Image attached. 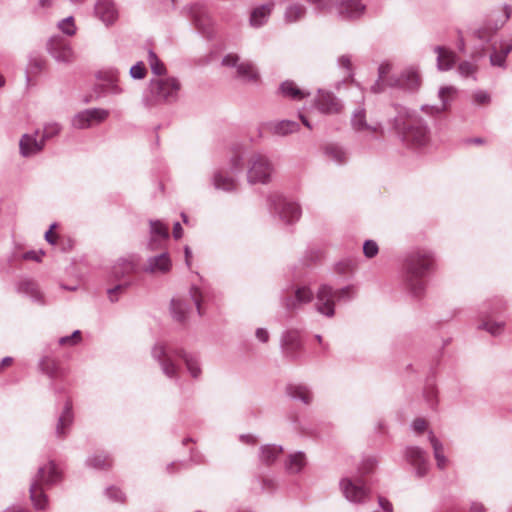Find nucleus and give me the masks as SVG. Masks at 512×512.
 Returning a JSON list of instances; mask_svg holds the SVG:
<instances>
[{
	"label": "nucleus",
	"instance_id": "nucleus-1",
	"mask_svg": "<svg viewBox=\"0 0 512 512\" xmlns=\"http://www.w3.org/2000/svg\"><path fill=\"white\" fill-rule=\"evenodd\" d=\"M153 358L159 362L161 370L170 379H178V359H182L190 375L197 379L201 375V368L197 356L182 349H174L166 344H156L152 349Z\"/></svg>",
	"mask_w": 512,
	"mask_h": 512
},
{
	"label": "nucleus",
	"instance_id": "nucleus-2",
	"mask_svg": "<svg viewBox=\"0 0 512 512\" xmlns=\"http://www.w3.org/2000/svg\"><path fill=\"white\" fill-rule=\"evenodd\" d=\"M62 474L53 461L39 467L37 474L30 484V498L37 510H45L48 506V497L45 489L61 481Z\"/></svg>",
	"mask_w": 512,
	"mask_h": 512
},
{
	"label": "nucleus",
	"instance_id": "nucleus-3",
	"mask_svg": "<svg viewBox=\"0 0 512 512\" xmlns=\"http://www.w3.org/2000/svg\"><path fill=\"white\" fill-rule=\"evenodd\" d=\"M434 259L431 254L425 251L411 253L405 261V282L408 289L419 296L425 289L423 280L426 272L433 268Z\"/></svg>",
	"mask_w": 512,
	"mask_h": 512
},
{
	"label": "nucleus",
	"instance_id": "nucleus-4",
	"mask_svg": "<svg viewBox=\"0 0 512 512\" xmlns=\"http://www.w3.org/2000/svg\"><path fill=\"white\" fill-rule=\"evenodd\" d=\"M403 142L410 148L420 149L430 142L427 128L420 120H409L403 126Z\"/></svg>",
	"mask_w": 512,
	"mask_h": 512
},
{
	"label": "nucleus",
	"instance_id": "nucleus-5",
	"mask_svg": "<svg viewBox=\"0 0 512 512\" xmlns=\"http://www.w3.org/2000/svg\"><path fill=\"white\" fill-rule=\"evenodd\" d=\"M352 294V287L333 291L331 287L323 285L317 294V309L324 316L331 317L334 313V299L349 298Z\"/></svg>",
	"mask_w": 512,
	"mask_h": 512
},
{
	"label": "nucleus",
	"instance_id": "nucleus-6",
	"mask_svg": "<svg viewBox=\"0 0 512 512\" xmlns=\"http://www.w3.org/2000/svg\"><path fill=\"white\" fill-rule=\"evenodd\" d=\"M273 172V165L263 155H254L249 160L248 180L250 183H268Z\"/></svg>",
	"mask_w": 512,
	"mask_h": 512
},
{
	"label": "nucleus",
	"instance_id": "nucleus-7",
	"mask_svg": "<svg viewBox=\"0 0 512 512\" xmlns=\"http://www.w3.org/2000/svg\"><path fill=\"white\" fill-rule=\"evenodd\" d=\"M407 462L414 467L417 477H424L429 470L428 454L418 446H407L404 451Z\"/></svg>",
	"mask_w": 512,
	"mask_h": 512
},
{
	"label": "nucleus",
	"instance_id": "nucleus-8",
	"mask_svg": "<svg viewBox=\"0 0 512 512\" xmlns=\"http://www.w3.org/2000/svg\"><path fill=\"white\" fill-rule=\"evenodd\" d=\"M339 485L344 497L351 503H364L369 497L368 490L361 481L354 482L350 478H343Z\"/></svg>",
	"mask_w": 512,
	"mask_h": 512
},
{
	"label": "nucleus",
	"instance_id": "nucleus-9",
	"mask_svg": "<svg viewBox=\"0 0 512 512\" xmlns=\"http://www.w3.org/2000/svg\"><path fill=\"white\" fill-rule=\"evenodd\" d=\"M315 108L327 115L339 114L343 110L341 101L331 92L320 90L314 99Z\"/></svg>",
	"mask_w": 512,
	"mask_h": 512
},
{
	"label": "nucleus",
	"instance_id": "nucleus-10",
	"mask_svg": "<svg viewBox=\"0 0 512 512\" xmlns=\"http://www.w3.org/2000/svg\"><path fill=\"white\" fill-rule=\"evenodd\" d=\"M52 56L61 62L70 63L75 60V53L70 44L61 37H52L48 43Z\"/></svg>",
	"mask_w": 512,
	"mask_h": 512
},
{
	"label": "nucleus",
	"instance_id": "nucleus-11",
	"mask_svg": "<svg viewBox=\"0 0 512 512\" xmlns=\"http://www.w3.org/2000/svg\"><path fill=\"white\" fill-rule=\"evenodd\" d=\"M109 116V112L104 109H90L79 113L73 120L76 128L85 129L92 125L105 121Z\"/></svg>",
	"mask_w": 512,
	"mask_h": 512
},
{
	"label": "nucleus",
	"instance_id": "nucleus-12",
	"mask_svg": "<svg viewBox=\"0 0 512 512\" xmlns=\"http://www.w3.org/2000/svg\"><path fill=\"white\" fill-rule=\"evenodd\" d=\"M38 367L53 382L58 379H64L68 373L67 369L61 366L59 360L49 355L40 358Z\"/></svg>",
	"mask_w": 512,
	"mask_h": 512
},
{
	"label": "nucleus",
	"instance_id": "nucleus-13",
	"mask_svg": "<svg viewBox=\"0 0 512 512\" xmlns=\"http://www.w3.org/2000/svg\"><path fill=\"white\" fill-rule=\"evenodd\" d=\"M73 421L74 415L72 411V402L68 399L66 400L64 408L57 420L55 435L58 439H64L67 436Z\"/></svg>",
	"mask_w": 512,
	"mask_h": 512
},
{
	"label": "nucleus",
	"instance_id": "nucleus-14",
	"mask_svg": "<svg viewBox=\"0 0 512 512\" xmlns=\"http://www.w3.org/2000/svg\"><path fill=\"white\" fill-rule=\"evenodd\" d=\"M302 341L298 331L288 330L281 339V348L288 357L295 358L297 351L301 348Z\"/></svg>",
	"mask_w": 512,
	"mask_h": 512
},
{
	"label": "nucleus",
	"instance_id": "nucleus-15",
	"mask_svg": "<svg viewBox=\"0 0 512 512\" xmlns=\"http://www.w3.org/2000/svg\"><path fill=\"white\" fill-rule=\"evenodd\" d=\"M156 94L163 100H169L176 97L180 83L174 78L161 79L153 83Z\"/></svg>",
	"mask_w": 512,
	"mask_h": 512
},
{
	"label": "nucleus",
	"instance_id": "nucleus-16",
	"mask_svg": "<svg viewBox=\"0 0 512 512\" xmlns=\"http://www.w3.org/2000/svg\"><path fill=\"white\" fill-rule=\"evenodd\" d=\"M279 91L282 97L293 101H301L310 96L309 91L300 88L297 83L292 80L282 82Z\"/></svg>",
	"mask_w": 512,
	"mask_h": 512
},
{
	"label": "nucleus",
	"instance_id": "nucleus-17",
	"mask_svg": "<svg viewBox=\"0 0 512 512\" xmlns=\"http://www.w3.org/2000/svg\"><path fill=\"white\" fill-rule=\"evenodd\" d=\"M312 297L313 293L308 287H297L292 293L287 295L285 299V307L287 309L293 310L297 308L299 304L310 302Z\"/></svg>",
	"mask_w": 512,
	"mask_h": 512
},
{
	"label": "nucleus",
	"instance_id": "nucleus-18",
	"mask_svg": "<svg viewBox=\"0 0 512 512\" xmlns=\"http://www.w3.org/2000/svg\"><path fill=\"white\" fill-rule=\"evenodd\" d=\"M95 10L98 17L107 24H111L117 19L118 13L111 0H99Z\"/></svg>",
	"mask_w": 512,
	"mask_h": 512
},
{
	"label": "nucleus",
	"instance_id": "nucleus-19",
	"mask_svg": "<svg viewBox=\"0 0 512 512\" xmlns=\"http://www.w3.org/2000/svg\"><path fill=\"white\" fill-rule=\"evenodd\" d=\"M338 10L341 15L354 18L363 14L365 5L362 0H341Z\"/></svg>",
	"mask_w": 512,
	"mask_h": 512
},
{
	"label": "nucleus",
	"instance_id": "nucleus-20",
	"mask_svg": "<svg viewBox=\"0 0 512 512\" xmlns=\"http://www.w3.org/2000/svg\"><path fill=\"white\" fill-rule=\"evenodd\" d=\"M20 151L23 156H30L40 152L44 146L43 138L38 141L36 137L25 134L20 140Z\"/></svg>",
	"mask_w": 512,
	"mask_h": 512
},
{
	"label": "nucleus",
	"instance_id": "nucleus-21",
	"mask_svg": "<svg viewBox=\"0 0 512 512\" xmlns=\"http://www.w3.org/2000/svg\"><path fill=\"white\" fill-rule=\"evenodd\" d=\"M287 394L294 400H299L308 405L313 400V394L310 389L302 384H289L286 388Z\"/></svg>",
	"mask_w": 512,
	"mask_h": 512
},
{
	"label": "nucleus",
	"instance_id": "nucleus-22",
	"mask_svg": "<svg viewBox=\"0 0 512 512\" xmlns=\"http://www.w3.org/2000/svg\"><path fill=\"white\" fill-rule=\"evenodd\" d=\"M428 439L432 446L438 469L444 470L448 465V459L444 454V446L442 442L434 435L432 431L429 432Z\"/></svg>",
	"mask_w": 512,
	"mask_h": 512
},
{
	"label": "nucleus",
	"instance_id": "nucleus-23",
	"mask_svg": "<svg viewBox=\"0 0 512 512\" xmlns=\"http://www.w3.org/2000/svg\"><path fill=\"white\" fill-rule=\"evenodd\" d=\"M435 51L438 54L437 64L439 70L446 71L451 69L456 61L455 53L441 46L437 47Z\"/></svg>",
	"mask_w": 512,
	"mask_h": 512
},
{
	"label": "nucleus",
	"instance_id": "nucleus-24",
	"mask_svg": "<svg viewBox=\"0 0 512 512\" xmlns=\"http://www.w3.org/2000/svg\"><path fill=\"white\" fill-rule=\"evenodd\" d=\"M214 186L223 191H233L237 184L234 177L227 171L221 170L214 175Z\"/></svg>",
	"mask_w": 512,
	"mask_h": 512
},
{
	"label": "nucleus",
	"instance_id": "nucleus-25",
	"mask_svg": "<svg viewBox=\"0 0 512 512\" xmlns=\"http://www.w3.org/2000/svg\"><path fill=\"white\" fill-rule=\"evenodd\" d=\"M168 228L160 221L151 222V245L154 249L159 247V243L168 238Z\"/></svg>",
	"mask_w": 512,
	"mask_h": 512
},
{
	"label": "nucleus",
	"instance_id": "nucleus-26",
	"mask_svg": "<svg viewBox=\"0 0 512 512\" xmlns=\"http://www.w3.org/2000/svg\"><path fill=\"white\" fill-rule=\"evenodd\" d=\"M172 266L171 260L167 254H161L151 258L148 262L147 270L151 272L167 273Z\"/></svg>",
	"mask_w": 512,
	"mask_h": 512
},
{
	"label": "nucleus",
	"instance_id": "nucleus-27",
	"mask_svg": "<svg viewBox=\"0 0 512 512\" xmlns=\"http://www.w3.org/2000/svg\"><path fill=\"white\" fill-rule=\"evenodd\" d=\"M476 329L483 334L492 337H498L503 334L505 330V322H476Z\"/></svg>",
	"mask_w": 512,
	"mask_h": 512
},
{
	"label": "nucleus",
	"instance_id": "nucleus-28",
	"mask_svg": "<svg viewBox=\"0 0 512 512\" xmlns=\"http://www.w3.org/2000/svg\"><path fill=\"white\" fill-rule=\"evenodd\" d=\"M280 216L287 223L297 221L301 216V210L299 205L292 202L283 201Z\"/></svg>",
	"mask_w": 512,
	"mask_h": 512
},
{
	"label": "nucleus",
	"instance_id": "nucleus-29",
	"mask_svg": "<svg viewBox=\"0 0 512 512\" xmlns=\"http://www.w3.org/2000/svg\"><path fill=\"white\" fill-rule=\"evenodd\" d=\"M282 453V447L274 444L263 445L260 448V461L266 465L272 464Z\"/></svg>",
	"mask_w": 512,
	"mask_h": 512
},
{
	"label": "nucleus",
	"instance_id": "nucleus-30",
	"mask_svg": "<svg viewBox=\"0 0 512 512\" xmlns=\"http://www.w3.org/2000/svg\"><path fill=\"white\" fill-rule=\"evenodd\" d=\"M270 130L274 135L286 136L288 134L297 132L299 130V125L296 122L284 120L272 124L270 126Z\"/></svg>",
	"mask_w": 512,
	"mask_h": 512
},
{
	"label": "nucleus",
	"instance_id": "nucleus-31",
	"mask_svg": "<svg viewBox=\"0 0 512 512\" xmlns=\"http://www.w3.org/2000/svg\"><path fill=\"white\" fill-rule=\"evenodd\" d=\"M86 464L97 470H105L111 467L112 459L105 453H96L87 458Z\"/></svg>",
	"mask_w": 512,
	"mask_h": 512
},
{
	"label": "nucleus",
	"instance_id": "nucleus-32",
	"mask_svg": "<svg viewBox=\"0 0 512 512\" xmlns=\"http://www.w3.org/2000/svg\"><path fill=\"white\" fill-rule=\"evenodd\" d=\"M272 8L273 4L262 5L255 8L250 17L251 25L254 27L261 26L265 22V19L270 15Z\"/></svg>",
	"mask_w": 512,
	"mask_h": 512
},
{
	"label": "nucleus",
	"instance_id": "nucleus-33",
	"mask_svg": "<svg viewBox=\"0 0 512 512\" xmlns=\"http://www.w3.org/2000/svg\"><path fill=\"white\" fill-rule=\"evenodd\" d=\"M306 465V457L302 452L291 454L286 462V470L290 474L299 473Z\"/></svg>",
	"mask_w": 512,
	"mask_h": 512
},
{
	"label": "nucleus",
	"instance_id": "nucleus-34",
	"mask_svg": "<svg viewBox=\"0 0 512 512\" xmlns=\"http://www.w3.org/2000/svg\"><path fill=\"white\" fill-rule=\"evenodd\" d=\"M237 77L247 82H256L259 75L251 63L243 62L237 66Z\"/></svg>",
	"mask_w": 512,
	"mask_h": 512
},
{
	"label": "nucleus",
	"instance_id": "nucleus-35",
	"mask_svg": "<svg viewBox=\"0 0 512 512\" xmlns=\"http://www.w3.org/2000/svg\"><path fill=\"white\" fill-rule=\"evenodd\" d=\"M391 86H403L407 89H416L420 85V77L415 71H408L402 79L389 83Z\"/></svg>",
	"mask_w": 512,
	"mask_h": 512
},
{
	"label": "nucleus",
	"instance_id": "nucleus-36",
	"mask_svg": "<svg viewBox=\"0 0 512 512\" xmlns=\"http://www.w3.org/2000/svg\"><path fill=\"white\" fill-rule=\"evenodd\" d=\"M305 7L300 4L291 5L288 7L285 18L287 22L292 23L300 20L305 15Z\"/></svg>",
	"mask_w": 512,
	"mask_h": 512
},
{
	"label": "nucleus",
	"instance_id": "nucleus-37",
	"mask_svg": "<svg viewBox=\"0 0 512 512\" xmlns=\"http://www.w3.org/2000/svg\"><path fill=\"white\" fill-rule=\"evenodd\" d=\"M512 50V44H503L501 45L500 51H495L491 54V63L493 65L501 66L508 55V53Z\"/></svg>",
	"mask_w": 512,
	"mask_h": 512
},
{
	"label": "nucleus",
	"instance_id": "nucleus-38",
	"mask_svg": "<svg viewBox=\"0 0 512 512\" xmlns=\"http://www.w3.org/2000/svg\"><path fill=\"white\" fill-rule=\"evenodd\" d=\"M21 289L31 295L32 297L41 300L43 295L38 287V285L33 281H25L21 284Z\"/></svg>",
	"mask_w": 512,
	"mask_h": 512
},
{
	"label": "nucleus",
	"instance_id": "nucleus-39",
	"mask_svg": "<svg viewBox=\"0 0 512 512\" xmlns=\"http://www.w3.org/2000/svg\"><path fill=\"white\" fill-rule=\"evenodd\" d=\"M472 101L477 106H488L491 102V96L485 91H476L472 94Z\"/></svg>",
	"mask_w": 512,
	"mask_h": 512
},
{
	"label": "nucleus",
	"instance_id": "nucleus-40",
	"mask_svg": "<svg viewBox=\"0 0 512 512\" xmlns=\"http://www.w3.org/2000/svg\"><path fill=\"white\" fill-rule=\"evenodd\" d=\"M149 63L153 73L156 75H163L166 71L164 64L157 58V56L153 53H149Z\"/></svg>",
	"mask_w": 512,
	"mask_h": 512
},
{
	"label": "nucleus",
	"instance_id": "nucleus-41",
	"mask_svg": "<svg viewBox=\"0 0 512 512\" xmlns=\"http://www.w3.org/2000/svg\"><path fill=\"white\" fill-rule=\"evenodd\" d=\"M81 340V332L79 330H75L71 335L69 336H63L59 338L58 343L60 345H69L74 346L78 344Z\"/></svg>",
	"mask_w": 512,
	"mask_h": 512
},
{
	"label": "nucleus",
	"instance_id": "nucleus-42",
	"mask_svg": "<svg viewBox=\"0 0 512 512\" xmlns=\"http://www.w3.org/2000/svg\"><path fill=\"white\" fill-rule=\"evenodd\" d=\"M59 28L63 33H65L69 36L74 35L76 32V26H75L74 19L72 17H68V18L62 20L59 23Z\"/></svg>",
	"mask_w": 512,
	"mask_h": 512
},
{
	"label": "nucleus",
	"instance_id": "nucleus-43",
	"mask_svg": "<svg viewBox=\"0 0 512 512\" xmlns=\"http://www.w3.org/2000/svg\"><path fill=\"white\" fill-rule=\"evenodd\" d=\"M379 252L378 244L373 240H367L363 245V253L367 258L375 257Z\"/></svg>",
	"mask_w": 512,
	"mask_h": 512
},
{
	"label": "nucleus",
	"instance_id": "nucleus-44",
	"mask_svg": "<svg viewBox=\"0 0 512 512\" xmlns=\"http://www.w3.org/2000/svg\"><path fill=\"white\" fill-rule=\"evenodd\" d=\"M106 496L111 500L115 502H124L125 501V495L124 493L117 487L111 486L106 489L105 491Z\"/></svg>",
	"mask_w": 512,
	"mask_h": 512
},
{
	"label": "nucleus",
	"instance_id": "nucleus-45",
	"mask_svg": "<svg viewBox=\"0 0 512 512\" xmlns=\"http://www.w3.org/2000/svg\"><path fill=\"white\" fill-rule=\"evenodd\" d=\"M456 94V89L452 86H446L441 88L439 92V97L443 102V108H445L446 103L454 97Z\"/></svg>",
	"mask_w": 512,
	"mask_h": 512
},
{
	"label": "nucleus",
	"instance_id": "nucleus-46",
	"mask_svg": "<svg viewBox=\"0 0 512 512\" xmlns=\"http://www.w3.org/2000/svg\"><path fill=\"white\" fill-rule=\"evenodd\" d=\"M146 68L142 62H138L130 69V74L135 79H142L146 76Z\"/></svg>",
	"mask_w": 512,
	"mask_h": 512
},
{
	"label": "nucleus",
	"instance_id": "nucleus-47",
	"mask_svg": "<svg viewBox=\"0 0 512 512\" xmlns=\"http://www.w3.org/2000/svg\"><path fill=\"white\" fill-rule=\"evenodd\" d=\"M391 69L392 66L389 63H384L379 67V82L390 85L389 83L391 81H388L386 77L390 73Z\"/></svg>",
	"mask_w": 512,
	"mask_h": 512
},
{
	"label": "nucleus",
	"instance_id": "nucleus-48",
	"mask_svg": "<svg viewBox=\"0 0 512 512\" xmlns=\"http://www.w3.org/2000/svg\"><path fill=\"white\" fill-rule=\"evenodd\" d=\"M476 69V66L469 62H463L458 67L460 74L466 77L475 73Z\"/></svg>",
	"mask_w": 512,
	"mask_h": 512
},
{
	"label": "nucleus",
	"instance_id": "nucleus-49",
	"mask_svg": "<svg viewBox=\"0 0 512 512\" xmlns=\"http://www.w3.org/2000/svg\"><path fill=\"white\" fill-rule=\"evenodd\" d=\"M60 128L58 124H48L43 131L42 138L45 141L46 139H49L53 137L54 135L58 134Z\"/></svg>",
	"mask_w": 512,
	"mask_h": 512
},
{
	"label": "nucleus",
	"instance_id": "nucleus-50",
	"mask_svg": "<svg viewBox=\"0 0 512 512\" xmlns=\"http://www.w3.org/2000/svg\"><path fill=\"white\" fill-rule=\"evenodd\" d=\"M57 224L50 226L49 230L45 233V239L48 243L55 245L57 244L58 234L56 233Z\"/></svg>",
	"mask_w": 512,
	"mask_h": 512
},
{
	"label": "nucleus",
	"instance_id": "nucleus-51",
	"mask_svg": "<svg viewBox=\"0 0 512 512\" xmlns=\"http://www.w3.org/2000/svg\"><path fill=\"white\" fill-rule=\"evenodd\" d=\"M126 288L125 284H119L115 286L114 288H111L108 290V297L109 299L114 302L118 299V295L123 293Z\"/></svg>",
	"mask_w": 512,
	"mask_h": 512
},
{
	"label": "nucleus",
	"instance_id": "nucleus-52",
	"mask_svg": "<svg viewBox=\"0 0 512 512\" xmlns=\"http://www.w3.org/2000/svg\"><path fill=\"white\" fill-rule=\"evenodd\" d=\"M276 486V482L272 478H263L261 480V489L263 492H273Z\"/></svg>",
	"mask_w": 512,
	"mask_h": 512
},
{
	"label": "nucleus",
	"instance_id": "nucleus-53",
	"mask_svg": "<svg viewBox=\"0 0 512 512\" xmlns=\"http://www.w3.org/2000/svg\"><path fill=\"white\" fill-rule=\"evenodd\" d=\"M426 421L423 419V418H416L413 422H412V429L417 432V433H421L423 432L425 429H426Z\"/></svg>",
	"mask_w": 512,
	"mask_h": 512
},
{
	"label": "nucleus",
	"instance_id": "nucleus-54",
	"mask_svg": "<svg viewBox=\"0 0 512 512\" xmlns=\"http://www.w3.org/2000/svg\"><path fill=\"white\" fill-rule=\"evenodd\" d=\"M191 293H192V297H193V299H194V301H195V303L197 305V309L199 311V315L202 316V313H201L202 293L196 287L192 288Z\"/></svg>",
	"mask_w": 512,
	"mask_h": 512
},
{
	"label": "nucleus",
	"instance_id": "nucleus-55",
	"mask_svg": "<svg viewBox=\"0 0 512 512\" xmlns=\"http://www.w3.org/2000/svg\"><path fill=\"white\" fill-rule=\"evenodd\" d=\"M255 336L262 343H266L269 340V332L265 328H257Z\"/></svg>",
	"mask_w": 512,
	"mask_h": 512
},
{
	"label": "nucleus",
	"instance_id": "nucleus-56",
	"mask_svg": "<svg viewBox=\"0 0 512 512\" xmlns=\"http://www.w3.org/2000/svg\"><path fill=\"white\" fill-rule=\"evenodd\" d=\"M353 125L358 130L366 128L363 113H358L355 115L354 120H353Z\"/></svg>",
	"mask_w": 512,
	"mask_h": 512
},
{
	"label": "nucleus",
	"instance_id": "nucleus-57",
	"mask_svg": "<svg viewBox=\"0 0 512 512\" xmlns=\"http://www.w3.org/2000/svg\"><path fill=\"white\" fill-rule=\"evenodd\" d=\"M377 464V461L373 457L367 458L363 463V473H369Z\"/></svg>",
	"mask_w": 512,
	"mask_h": 512
},
{
	"label": "nucleus",
	"instance_id": "nucleus-58",
	"mask_svg": "<svg viewBox=\"0 0 512 512\" xmlns=\"http://www.w3.org/2000/svg\"><path fill=\"white\" fill-rule=\"evenodd\" d=\"M239 57L236 54H229L224 57L222 63L224 66H238Z\"/></svg>",
	"mask_w": 512,
	"mask_h": 512
},
{
	"label": "nucleus",
	"instance_id": "nucleus-59",
	"mask_svg": "<svg viewBox=\"0 0 512 512\" xmlns=\"http://www.w3.org/2000/svg\"><path fill=\"white\" fill-rule=\"evenodd\" d=\"M43 255H44V252H42V251H40V252L30 251V252L25 253L23 257L26 260H34V261L40 262Z\"/></svg>",
	"mask_w": 512,
	"mask_h": 512
},
{
	"label": "nucleus",
	"instance_id": "nucleus-60",
	"mask_svg": "<svg viewBox=\"0 0 512 512\" xmlns=\"http://www.w3.org/2000/svg\"><path fill=\"white\" fill-rule=\"evenodd\" d=\"M378 503H379V506L380 508L384 511V512H392L393 511V506L392 504L384 497H379L378 498Z\"/></svg>",
	"mask_w": 512,
	"mask_h": 512
},
{
	"label": "nucleus",
	"instance_id": "nucleus-61",
	"mask_svg": "<svg viewBox=\"0 0 512 512\" xmlns=\"http://www.w3.org/2000/svg\"><path fill=\"white\" fill-rule=\"evenodd\" d=\"M330 153L333 155V157L338 161V162H344L345 160V154L344 152H342L341 150L337 149V148H331L330 149Z\"/></svg>",
	"mask_w": 512,
	"mask_h": 512
},
{
	"label": "nucleus",
	"instance_id": "nucleus-62",
	"mask_svg": "<svg viewBox=\"0 0 512 512\" xmlns=\"http://www.w3.org/2000/svg\"><path fill=\"white\" fill-rule=\"evenodd\" d=\"M469 512H486L485 506L481 502H472Z\"/></svg>",
	"mask_w": 512,
	"mask_h": 512
},
{
	"label": "nucleus",
	"instance_id": "nucleus-63",
	"mask_svg": "<svg viewBox=\"0 0 512 512\" xmlns=\"http://www.w3.org/2000/svg\"><path fill=\"white\" fill-rule=\"evenodd\" d=\"M240 440L243 442V443H246V444H255L256 443V438L255 436L251 435V434H243L240 436Z\"/></svg>",
	"mask_w": 512,
	"mask_h": 512
},
{
	"label": "nucleus",
	"instance_id": "nucleus-64",
	"mask_svg": "<svg viewBox=\"0 0 512 512\" xmlns=\"http://www.w3.org/2000/svg\"><path fill=\"white\" fill-rule=\"evenodd\" d=\"M183 229L179 222L175 223L173 226V236L175 239H179L182 237Z\"/></svg>",
	"mask_w": 512,
	"mask_h": 512
}]
</instances>
